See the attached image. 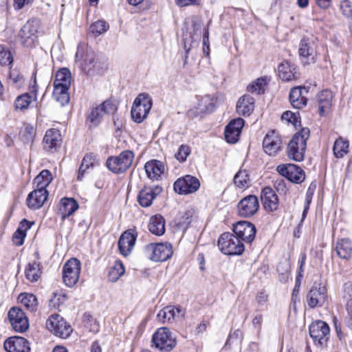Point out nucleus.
<instances>
[{"label":"nucleus","instance_id":"nucleus-41","mask_svg":"<svg viewBox=\"0 0 352 352\" xmlns=\"http://www.w3.org/2000/svg\"><path fill=\"white\" fill-rule=\"evenodd\" d=\"M36 135V130L30 124H25L19 132L20 140L25 144L32 145Z\"/></svg>","mask_w":352,"mask_h":352},{"label":"nucleus","instance_id":"nucleus-55","mask_svg":"<svg viewBox=\"0 0 352 352\" xmlns=\"http://www.w3.org/2000/svg\"><path fill=\"white\" fill-rule=\"evenodd\" d=\"M299 113H294L290 111H285L281 116L283 120H285L288 123L292 124L294 126H296L298 123H300Z\"/></svg>","mask_w":352,"mask_h":352},{"label":"nucleus","instance_id":"nucleus-3","mask_svg":"<svg viewBox=\"0 0 352 352\" xmlns=\"http://www.w3.org/2000/svg\"><path fill=\"white\" fill-rule=\"evenodd\" d=\"M153 105L151 96L147 94H140L134 100L131 110L132 120L136 123L142 122L148 116Z\"/></svg>","mask_w":352,"mask_h":352},{"label":"nucleus","instance_id":"nucleus-57","mask_svg":"<svg viewBox=\"0 0 352 352\" xmlns=\"http://www.w3.org/2000/svg\"><path fill=\"white\" fill-rule=\"evenodd\" d=\"M25 236L26 233L17 228L12 237L13 243L18 246L22 245L24 243Z\"/></svg>","mask_w":352,"mask_h":352},{"label":"nucleus","instance_id":"nucleus-62","mask_svg":"<svg viewBox=\"0 0 352 352\" xmlns=\"http://www.w3.org/2000/svg\"><path fill=\"white\" fill-rule=\"evenodd\" d=\"M300 279L299 278H296L295 287L293 289L292 296V299L293 301L296 300V299L298 298V295L299 290H300Z\"/></svg>","mask_w":352,"mask_h":352},{"label":"nucleus","instance_id":"nucleus-11","mask_svg":"<svg viewBox=\"0 0 352 352\" xmlns=\"http://www.w3.org/2000/svg\"><path fill=\"white\" fill-rule=\"evenodd\" d=\"M46 327L61 338H68L72 332V327L58 314L52 315L46 321Z\"/></svg>","mask_w":352,"mask_h":352},{"label":"nucleus","instance_id":"nucleus-2","mask_svg":"<svg viewBox=\"0 0 352 352\" xmlns=\"http://www.w3.org/2000/svg\"><path fill=\"white\" fill-rule=\"evenodd\" d=\"M217 245L220 251L226 255L239 256L245 250L244 243L234 232H224L221 234Z\"/></svg>","mask_w":352,"mask_h":352},{"label":"nucleus","instance_id":"nucleus-19","mask_svg":"<svg viewBox=\"0 0 352 352\" xmlns=\"http://www.w3.org/2000/svg\"><path fill=\"white\" fill-rule=\"evenodd\" d=\"M276 169L281 175L294 183L300 184L305 180L304 171L297 165L280 164L277 166Z\"/></svg>","mask_w":352,"mask_h":352},{"label":"nucleus","instance_id":"nucleus-26","mask_svg":"<svg viewBox=\"0 0 352 352\" xmlns=\"http://www.w3.org/2000/svg\"><path fill=\"white\" fill-rule=\"evenodd\" d=\"M62 138L59 130L50 129L47 130L43 138V148L49 152L54 153L60 146Z\"/></svg>","mask_w":352,"mask_h":352},{"label":"nucleus","instance_id":"nucleus-63","mask_svg":"<svg viewBox=\"0 0 352 352\" xmlns=\"http://www.w3.org/2000/svg\"><path fill=\"white\" fill-rule=\"evenodd\" d=\"M32 224H33V223H31L30 221H29L26 219H23L21 221L18 229H20L22 231H23L25 233H26L27 230L31 228Z\"/></svg>","mask_w":352,"mask_h":352},{"label":"nucleus","instance_id":"nucleus-6","mask_svg":"<svg viewBox=\"0 0 352 352\" xmlns=\"http://www.w3.org/2000/svg\"><path fill=\"white\" fill-rule=\"evenodd\" d=\"M144 253L153 261L163 262L171 257L173 248L169 243H151L145 245Z\"/></svg>","mask_w":352,"mask_h":352},{"label":"nucleus","instance_id":"nucleus-27","mask_svg":"<svg viewBox=\"0 0 352 352\" xmlns=\"http://www.w3.org/2000/svg\"><path fill=\"white\" fill-rule=\"evenodd\" d=\"M308 93V89L305 87H293L289 92V101L294 108L300 109L305 107L307 103L305 96Z\"/></svg>","mask_w":352,"mask_h":352},{"label":"nucleus","instance_id":"nucleus-23","mask_svg":"<svg viewBox=\"0 0 352 352\" xmlns=\"http://www.w3.org/2000/svg\"><path fill=\"white\" fill-rule=\"evenodd\" d=\"M261 201L263 208L267 212H272L278 210L279 199L276 192L270 187H265L261 192Z\"/></svg>","mask_w":352,"mask_h":352},{"label":"nucleus","instance_id":"nucleus-36","mask_svg":"<svg viewBox=\"0 0 352 352\" xmlns=\"http://www.w3.org/2000/svg\"><path fill=\"white\" fill-rule=\"evenodd\" d=\"M43 274V268L39 262L33 261L29 263L25 269V278L30 282L38 280Z\"/></svg>","mask_w":352,"mask_h":352},{"label":"nucleus","instance_id":"nucleus-16","mask_svg":"<svg viewBox=\"0 0 352 352\" xmlns=\"http://www.w3.org/2000/svg\"><path fill=\"white\" fill-rule=\"evenodd\" d=\"M232 232L243 243H250L255 238L256 229L252 223L248 221H241L233 226Z\"/></svg>","mask_w":352,"mask_h":352},{"label":"nucleus","instance_id":"nucleus-8","mask_svg":"<svg viewBox=\"0 0 352 352\" xmlns=\"http://www.w3.org/2000/svg\"><path fill=\"white\" fill-rule=\"evenodd\" d=\"M309 335L316 346L324 348L327 346L330 335L329 325L324 321L317 320L309 326Z\"/></svg>","mask_w":352,"mask_h":352},{"label":"nucleus","instance_id":"nucleus-56","mask_svg":"<svg viewBox=\"0 0 352 352\" xmlns=\"http://www.w3.org/2000/svg\"><path fill=\"white\" fill-rule=\"evenodd\" d=\"M190 153V148L188 146L182 144L179 147V149L175 154V157L179 162H185L188 156Z\"/></svg>","mask_w":352,"mask_h":352},{"label":"nucleus","instance_id":"nucleus-29","mask_svg":"<svg viewBox=\"0 0 352 352\" xmlns=\"http://www.w3.org/2000/svg\"><path fill=\"white\" fill-rule=\"evenodd\" d=\"M137 239V233L134 230L125 231L120 237L118 248L124 256H127L133 250Z\"/></svg>","mask_w":352,"mask_h":352},{"label":"nucleus","instance_id":"nucleus-35","mask_svg":"<svg viewBox=\"0 0 352 352\" xmlns=\"http://www.w3.org/2000/svg\"><path fill=\"white\" fill-rule=\"evenodd\" d=\"M333 94L329 90H323L318 95L319 113L324 116L330 109L332 103Z\"/></svg>","mask_w":352,"mask_h":352},{"label":"nucleus","instance_id":"nucleus-25","mask_svg":"<svg viewBox=\"0 0 352 352\" xmlns=\"http://www.w3.org/2000/svg\"><path fill=\"white\" fill-rule=\"evenodd\" d=\"M243 126L244 120L242 118H239L230 121L225 129L224 135L226 142L230 144L238 142Z\"/></svg>","mask_w":352,"mask_h":352},{"label":"nucleus","instance_id":"nucleus-7","mask_svg":"<svg viewBox=\"0 0 352 352\" xmlns=\"http://www.w3.org/2000/svg\"><path fill=\"white\" fill-rule=\"evenodd\" d=\"M327 299V289L322 283L315 282L306 295V302L311 309L323 307Z\"/></svg>","mask_w":352,"mask_h":352},{"label":"nucleus","instance_id":"nucleus-45","mask_svg":"<svg viewBox=\"0 0 352 352\" xmlns=\"http://www.w3.org/2000/svg\"><path fill=\"white\" fill-rule=\"evenodd\" d=\"M349 142L342 138L337 139L333 145V151L337 158L343 157L349 152Z\"/></svg>","mask_w":352,"mask_h":352},{"label":"nucleus","instance_id":"nucleus-59","mask_svg":"<svg viewBox=\"0 0 352 352\" xmlns=\"http://www.w3.org/2000/svg\"><path fill=\"white\" fill-rule=\"evenodd\" d=\"M199 2L200 0H176L177 5L181 7L190 5H199Z\"/></svg>","mask_w":352,"mask_h":352},{"label":"nucleus","instance_id":"nucleus-44","mask_svg":"<svg viewBox=\"0 0 352 352\" xmlns=\"http://www.w3.org/2000/svg\"><path fill=\"white\" fill-rule=\"evenodd\" d=\"M236 187L243 189L250 186V176L246 170H239L233 179Z\"/></svg>","mask_w":352,"mask_h":352},{"label":"nucleus","instance_id":"nucleus-39","mask_svg":"<svg viewBox=\"0 0 352 352\" xmlns=\"http://www.w3.org/2000/svg\"><path fill=\"white\" fill-rule=\"evenodd\" d=\"M279 77L285 81H289L295 77V67L288 61L283 62L278 67Z\"/></svg>","mask_w":352,"mask_h":352},{"label":"nucleus","instance_id":"nucleus-38","mask_svg":"<svg viewBox=\"0 0 352 352\" xmlns=\"http://www.w3.org/2000/svg\"><path fill=\"white\" fill-rule=\"evenodd\" d=\"M336 251L338 256L344 259L349 258L352 255V244L348 239L338 240L336 245Z\"/></svg>","mask_w":352,"mask_h":352},{"label":"nucleus","instance_id":"nucleus-4","mask_svg":"<svg viewBox=\"0 0 352 352\" xmlns=\"http://www.w3.org/2000/svg\"><path fill=\"white\" fill-rule=\"evenodd\" d=\"M152 346L162 351H170L177 344L176 337L167 327H160L152 336Z\"/></svg>","mask_w":352,"mask_h":352},{"label":"nucleus","instance_id":"nucleus-33","mask_svg":"<svg viewBox=\"0 0 352 352\" xmlns=\"http://www.w3.org/2000/svg\"><path fill=\"white\" fill-rule=\"evenodd\" d=\"M78 208V204L74 198L64 197L60 199L58 214L65 219L71 216Z\"/></svg>","mask_w":352,"mask_h":352},{"label":"nucleus","instance_id":"nucleus-64","mask_svg":"<svg viewBox=\"0 0 352 352\" xmlns=\"http://www.w3.org/2000/svg\"><path fill=\"white\" fill-rule=\"evenodd\" d=\"M314 190L311 188V187H309L307 189L306 195H305V205L310 206L311 201H312L313 196H314Z\"/></svg>","mask_w":352,"mask_h":352},{"label":"nucleus","instance_id":"nucleus-5","mask_svg":"<svg viewBox=\"0 0 352 352\" xmlns=\"http://www.w3.org/2000/svg\"><path fill=\"white\" fill-rule=\"evenodd\" d=\"M134 159V153L133 151L126 150L120 153L118 156L109 157L106 165L111 172L120 174L124 173L131 166Z\"/></svg>","mask_w":352,"mask_h":352},{"label":"nucleus","instance_id":"nucleus-40","mask_svg":"<svg viewBox=\"0 0 352 352\" xmlns=\"http://www.w3.org/2000/svg\"><path fill=\"white\" fill-rule=\"evenodd\" d=\"M72 76L67 68L60 69L56 74L54 81V86H64L69 87L71 85Z\"/></svg>","mask_w":352,"mask_h":352},{"label":"nucleus","instance_id":"nucleus-43","mask_svg":"<svg viewBox=\"0 0 352 352\" xmlns=\"http://www.w3.org/2000/svg\"><path fill=\"white\" fill-rule=\"evenodd\" d=\"M69 88L64 86H54L52 96L61 106L68 104L69 101Z\"/></svg>","mask_w":352,"mask_h":352},{"label":"nucleus","instance_id":"nucleus-20","mask_svg":"<svg viewBox=\"0 0 352 352\" xmlns=\"http://www.w3.org/2000/svg\"><path fill=\"white\" fill-rule=\"evenodd\" d=\"M184 316L185 311L179 306L168 305L158 312L157 318L159 321L165 324L181 320Z\"/></svg>","mask_w":352,"mask_h":352},{"label":"nucleus","instance_id":"nucleus-22","mask_svg":"<svg viewBox=\"0 0 352 352\" xmlns=\"http://www.w3.org/2000/svg\"><path fill=\"white\" fill-rule=\"evenodd\" d=\"M31 81H32V83L30 82V93L21 94L16 98L14 102L16 109L25 110L28 108L33 99L36 100L38 89L35 73L33 74V78Z\"/></svg>","mask_w":352,"mask_h":352},{"label":"nucleus","instance_id":"nucleus-60","mask_svg":"<svg viewBox=\"0 0 352 352\" xmlns=\"http://www.w3.org/2000/svg\"><path fill=\"white\" fill-rule=\"evenodd\" d=\"M190 217V212H186L182 217V219H184V220L180 221L178 223L179 227L182 228H184V229H186L190 223V221L188 220Z\"/></svg>","mask_w":352,"mask_h":352},{"label":"nucleus","instance_id":"nucleus-48","mask_svg":"<svg viewBox=\"0 0 352 352\" xmlns=\"http://www.w3.org/2000/svg\"><path fill=\"white\" fill-rule=\"evenodd\" d=\"M125 270L121 261H117L113 266L109 269L108 273L109 280L111 282L117 281L124 273Z\"/></svg>","mask_w":352,"mask_h":352},{"label":"nucleus","instance_id":"nucleus-37","mask_svg":"<svg viewBox=\"0 0 352 352\" xmlns=\"http://www.w3.org/2000/svg\"><path fill=\"white\" fill-rule=\"evenodd\" d=\"M149 231L157 236H161L165 232V220L161 214H155L150 218L148 225Z\"/></svg>","mask_w":352,"mask_h":352},{"label":"nucleus","instance_id":"nucleus-42","mask_svg":"<svg viewBox=\"0 0 352 352\" xmlns=\"http://www.w3.org/2000/svg\"><path fill=\"white\" fill-rule=\"evenodd\" d=\"M19 300L29 311L34 312L37 310L38 301L35 295L28 293L21 294Z\"/></svg>","mask_w":352,"mask_h":352},{"label":"nucleus","instance_id":"nucleus-32","mask_svg":"<svg viewBox=\"0 0 352 352\" xmlns=\"http://www.w3.org/2000/svg\"><path fill=\"white\" fill-rule=\"evenodd\" d=\"M162 188L157 186L155 189L151 187H144L142 189L138 195V201L142 207L150 206L157 195L161 192Z\"/></svg>","mask_w":352,"mask_h":352},{"label":"nucleus","instance_id":"nucleus-46","mask_svg":"<svg viewBox=\"0 0 352 352\" xmlns=\"http://www.w3.org/2000/svg\"><path fill=\"white\" fill-rule=\"evenodd\" d=\"M96 163V156L93 153L86 154L78 170V179L81 180L87 169L94 167Z\"/></svg>","mask_w":352,"mask_h":352},{"label":"nucleus","instance_id":"nucleus-47","mask_svg":"<svg viewBox=\"0 0 352 352\" xmlns=\"http://www.w3.org/2000/svg\"><path fill=\"white\" fill-rule=\"evenodd\" d=\"M52 181V176L50 170H43L38 175H37L34 182L38 188L41 189H46V187L51 183Z\"/></svg>","mask_w":352,"mask_h":352},{"label":"nucleus","instance_id":"nucleus-53","mask_svg":"<svg viewBox=\"0 0 352 352\" xmlns=\"http://www.w3.org/2000/svg\"><path fill=\"white\" fill-rule=\"evenodd\" d=\"M13 61L11 52L0 45V63L1 65H10Z\"/></svg>","mask_w":352,"mask_h":352},{"label":"nucleus","instance_id":"nucleus-10","mask_svg":"<svg viewBox=\"0 0 352 352\" xmlns=\"http://www.w3.org/2000/svg\"><path fill=\"white\" fill-rule=\"evenodd\" d=\"M81 263L76 258L68 260L63 267V280L66 286L72 287L79 279Z\"/></svg>","mask_w":352,"mask_h":352},{"label":"nucleus","instance_id":"nucleus-49","mask_svg":"<svg viewBox=\"0 0 352 352\" xmlns=\"http://www.w3.org/2000/svg\"><path fill=\"white\" fill-rule=\"evenodd\" d=\"M109 28V25L104 20H98L90 25L89 31L96 37L105 33Z\"/></svg>","mask_w":352,"mask_h":352},{"label":"nucleus","instance_id":"nucleus-28","mask_svg":"<svg viewBox=\"0 0 352 352\" xmlns=\"http://www.w3.org/2000/svg\"><path fill=\"white\" fill-rule=\"evenodd\" d=\"M48 197L46 189L38 188L30 192L28 195L27 206L32 210H37L43 206Z\"/></svg>","mask_w":352,"mask_h":352},{"label":"nucleus","instance_id":"nucleus-51","mask_svg":"<svg viewBox=\"0 0 352 352\" xmlns=\"http://www.w3.org/2000/svg\"><path fill=\"white\" fill-rule=\"evenodd\" d=\"M8 82L15 87H21L25 82L23 76L17 70H10L9 72Z\"/></svg>","mask_w":352,"mask_h":352},{"label":"nucleus","instance_id":"nucleus-1","mask_svg":"<svg viewBox=\"0 0 352 352\" xmlns=\"http://www.w3.org/2000/svg\"><path fill=\"white\" fill-rule=\"evenodd\" d=\"M309 135V129L304 127L293 136L287 146V155L290 159L296 162L303 160Z\"/></svg>","mask_w":352,"mask_h":352},{"label":"nucleus","instance_id":"nucleus-9","mask_svg":"<svg viewBox=\"0 0 352 352\" xmlns=\"http://www.w3.org/2000/svg\"><path fill=\"white\" fill-rule=\"evenodd\" d=\"M40 26L36 19L29 20L22 27L19 32L21 42L24 47H32L37 41V34Z\"/></svg>","mask_w":352,"mask_h":352},{"label":"nucleus","instance_id":"nucleus-15","mask_svg":"<svg viewBox=\"0 0 352 352\" xmlns=\"http://www.w3.org/2000/svg\"><path fill=\"white\" fill-rule=\"evenodd\" d=\"M200 186V182L195 177L186 175L177 179L174 183V190L181 195H187L196 192Z\"/></svg>","mask_w":352,"mask_h":352},{"label":"nucleus","instance_id":"nucleus-21","mask_svg":"<svg viewBox=\"0 0 352 352\" xmlns=\"http://www.w3.org/2000/svg\"><path fill=\"white\" fill-rule=\"evenodd\" d=\"M263 151L270 156H275L282 148V141L275 131H269L263 141Z\"/></svg>","mask_w":352,"mask_h":352},{"label":"nucleus","instance_id":"nucleus-34","mask_svg":"<svg viewBox=\"0 0 352 352\" xmlns=\"http://www.w3.org/2000/svg\"><path fill=\"white\" fill-rule=\"evenodd\" d=\"M147 177L152 180H157L164 171V164L159 160L147 162L144 165Z\"/></svg>","mask_w":352,"mask_h":352},{"label":"nucleus","instance_id":"nucleus-17","mask_svg":"<svg viewBox=\"0 0 352 352\" xmlns=\"http://www.w3.org/2000/svg\"><path fill=\"white\" fill-rule=\"evenodd\" d=\"M217 98V94L205 95L199 101L197 107L190 109L188 111V116L189 118H194L201 113L212 111L215 107Z\"/></svg>","mask_w":352,"mask_h":352},{"label":"nucleus","instance_id":"nucleus-31","mask_svg":"<svg viewBox=\"0 0 352 352\" xmlns=\"http://www.w3.org/2000/svg\"><path fill=\"white\" fill-rule=\"evenodd\" d=\"M254 98L248 94L241 97L236 103V112L238 114L246 116H250L254 111L255 107Z\"/></svg>","mask_w":352,"mask_h":352},{"label":"nucleus","instance_id":"nucleus-61","mask_svg":"<svg viewBox=\"0 0 352 352\" xmlns=\"http://www.w3.org/2000/svg\"><path fill=\"white\" fill-rule=\"evenodd\" d=\"M66 298V296L61 293L54 292V296L52 299V301L54 303H57L58 305L62 304L64 302Z\"/></svg>","mask_w":352,"mask_h":352},{"label":"nucleus","instance_id":"nucleus-14","mask_svg":"<svg viewBox=\"0 0 352 352\" xmlns=\"http://www.w3.org/2000/svg\"><path fill=\"white\" fill-rule=\"evenodd\" d=\"M75 60L76 63H79V66L82 70L88 73L94 69L96 65V60L95 58V54L91 50L85 48L82 46L78 45L75 55Z\"/></svg>","mask_w":352,"mask_h":352},{"label":"nucleus","instance_id":"nucleus-18","mask_svg":"<svg viewBox=\"0 0 352 352\" xmlns=\"http://www.w3.org/2000/svg\"><path fill=\"white\" fill-rule=\"evenodd\" d=\"M238 213L242 217H251L258 210L259 203L255 195H248L243 197L238 204Z\"/></svg>","mask_w":352,"mask_h":352},{"label":"nucleus","instance_id":"nucleus-12","mask_svg":"<svg viewBox=\"0 0 352 352\" xmlns=\"http://www.w3.org/2000/svg\"><path fill=\"white\" fill-rule=\"evenodd\" d=\"M116 110V105L111 100H107L100 105L91 109L87 120L93 126H97L101 122L105 115L113 114Z\"/></svg>","mask_w":352,"mask_h":352},{"label":"nucleus","instance_id":"nucleus-52","mask_svg":"<svg viewBox=\"0 0 352 352\" xmlns=\"http://www.w3.org/2000/svg\"><path fill=\"white\" fill-rule=\"evenodd\" d=\"M265 85V79L264 78H258L248 86V91L256 94H263Z\"/></svg>","mask_w":352,"mask_h":352},{"label":"nucleus","instance_id":"nucleus-13","mask_svg":"<svg viewBox=\"0 0 352 352\" xmlns=\"http://www.w3.org/2000/svg\"><path fill=\"white\" fill-rule=\"evenodd\" d=\"M9 321L13 329L19 333H23L29 328V322L24 311L19 307H12L8 314Z\"/></svg>","mask_w":352,"mask_h":352},{"label":"nucleus","instance_id":"nucleus-54","mask_svg":"<svg viewBox=\"0 0 352 352\" xmlns=\"http://www.w3.org/2000/svg\"><path fill=\"white\" fill-rule=\"evenodd\" d=\"M339 6L341 12L344 17H352V1L350 0H341L340 1Z\"/></svg>","mask_w":352,"mask_h":352},{"label":"nucleus","instance_id":"nucleus-50","mask_svg":"<svg viewBox=\"0 0 352 352\" xmlns=\"http://www.w3.org/2000/svg\"><path fill=\"white\" fill-rule=\"evenodd\" d=\"M340 295L346 302L347 309H352V282L349 281L343 285Z\"/></svg>","mask_w":352,"mask_h":352},{"label":"nucleus","instance_id":"nucleus-58","mask_svg":"<svg viewBox=\"0 0 352 352\" xmlns=\"http://www.w3.org/2000/svg\"><path fill=\"white\" fill-rule=\"evenodd\" d=\"M267 294L265 292L262 291L257 294L256 300L259 306H263L267 301Z\"/></svg>","mask_w":352,"mask_h":352},{"label":"nucleus","instance_id":"nucleus-30","mask_svg":"<svg viewBox=\"0 0 352 352\" xmlns=\"http://www.w3.org/2000/svg\"><path fill=\"white\" fill-rule=\"evenodd\" d=\"M4 349L8 352H30L28 341L22 337H12L4 342Z\"/></svg>","mask_w":352,"mask_h":352},{"label":"nucleus","instance_id":"nucleus-24","mask_svg":"<svg viewBox=\"0 0 352 352\" xmlns=\"http://www.w3.org/2000/svg\"><path fill=\"white\" fill-rule=\"evenodd\" d=\"M298 53L304 64L309 65L316 60L317 52L315 44L313 42H309L308 39L304 38L300 41Z\"/></svg>","mask_w":352,"mask_h":352}]
</instances>
